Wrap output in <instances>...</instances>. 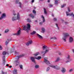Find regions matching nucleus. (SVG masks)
Wrapping results in <instances>:
<instances>
[{"mask_svg": "<svg viewBox=\"0 0 74 74\" xmlns=\"http://www.w3.org/2000/svg\"><path fill=\"white\" fill-rule=\"evenodd\" d=\"M67 23H67V22H65V24H66V25L67 24Z\"/></svg>", "mask_w": 74, "mask_h": 74, "instance_id": "nucleus-55", "label": "nucleus"}, {"mask_svg": "<svg viewBox=\"0 0 74 74\" xmlns=\"http://www.w3.org/2000/svg\"><path fill=\"white\" fill-rule=\"evenodd\" d=\"M44 62L47 64H50V63H49V61L48 60V58L45 57L44 58Z\"/></svg>", "mask_w": 74, "mask_h": 74, "instance_id": "nucleus-7", "label": "nucleus"}, {"mask_svg": "<svg viewBox=\"0 0 74 74\" xmlns=\"http://www.w3.org/2000/svg\"><path fill=\"white\" fill-rule=\"evenodd\" d=\"M63 34L64 36V37L62 38V39L65 42L66 41V37H67V36H69V34L67 33H63Z\"/></svg>", "mask_w": 74, "mask_h": 74, "instance_id": "nucleus-4", "label": "nucleus"}, {"mask_svg": "<svg viewBox=\"0 0 74 74\" xmlns=\"http://www.w3.org/2000/svg\"><path fill=\"white\" fill-rule=\"evenodd\" d=\"M72 15H73V20L74 21V14H73V13H72Z\"/></svg>", "mask_w": 74, "mask_h": 74, "instance_id": "nucleus-47", "label": "nucleus"}, {"mask_svg": "<svg viewBox=\"0 0 74 74\" xmlns=\"http://www.w3.org/2000/svg\"><path fill=\"white\" fill-rule=\"evenodd\" d=\"M30 59L32 62H33L34 63H36V61H35V57H31L30 58Z\"/></svg>", "mask_w": 74, "mask_h": 74, "instance_id": "nucleus-9", "label": "nucleus"}, {"mask_svg": "<svg viewBox=\"0 0 74 74\" xmlns=\"http://www.w3.org/2000/svg\"><path fill=\"white\" fill-rule=\"evenodd\" d=\"M72 51H73V53H74V49L72 50Z\"/></svg>", "mask_w": 74, "mask_h": 74, "instance_id": "nucleus-57", "label": "nucleus"}, {"mask_svg": "<svg viewBox=\"0 0 74 74\" xmlns=\"http://www.w3.org/2000/svg\"><path fill=\"white\" fill-rule=\"evenodd\" d=\"M29 16L31 17H32V19H33L34 18V16L33 15V14H29Z\"/></svg>", "mask_w": 74, "mask_h": 74, "instance_id": "nucleus-20", "label": "nucleus"}, {"mask_svg": "<svg viewBox=\"0 0 74 74\" xmlns=\"http://www.w3.org/2000/svg\"><path fill=\"white\" fill-rule=\"evenodd\" d=\"M14 74H18V72H17V70L14 69L13 71Z\"/></svg>", "mask_w": 74, "mask_h": 74, "instance_id": "nucleus-18", "label": "nucleus"}, {"mask_svg": "<svg viewBox=\"0 0 74 74\" xmlns=\"http://www.w3.org/2000/svg\"><path fill=\"white\" fill-rule=\"evenodd\" d=\"M45 28L44 27H42V33H44L45 32Z\"/></svg>", "mask_w": 74, "mask_h": 74, "instance_id": "nucleus-22", "label": "nucleus"}, {"mask_svg": "<svg viewBox=\"0 0 74 74\" xmlns=\"http://www.w3.org/2000/svg\"><path fill=\"white\" fill-rule=\"evenodd\" d=\"M59 55H61V53H59Z\"/></svg>", "mask_w": 74, "mask_h": 74, "instance_id": "nucleus-60", "label": "nucleus"}, {"mask_svg": "<svg viewBox=\"0 0 74 74\" xmlns=\"http://www.w3.org/2000/svg\"><path fill=\"white\" fill-rule=\"evenodd\" d=\"M19 30L17 31V32L15 34H13L12 35H16V36H19L21 34V28L19 27Z\"/></svg>", "mask_w": 74, "mask_h": 74, "instance_id": "nucleus-6", "label": "nucleus"}, {"mask_svg": "<svg viewBox=\"0 0 74 74\" xmlns=\"http://www.w3.org/2000/svg\"><path fill=\"white\" fill-rule=\"evenodd\" d=\"M17 53V52H16V51H15V54H16V53Z\"/></svg>", "mask_w": 74, "mask_h": 74, "instance_id": "nucleus-58", "label": "nucleus"}, {"mask_svg": "<svg viewBox=\"0 0 74 74\" xmlns=\"http://www.w3.org/2000/svg\"><path fill=\"white\" fill-rule=\"evenodd\" d=\"M13 15H16V13H13Z\"/></svg>", "mask_w": 74, "mask_h": 74, "instance_id": "nucleus-52", "label": "nucleus"}, {"mask_svg": "<svg viewBox=\"0 0 74 74\" xmlns=\"http://www.w3.org/2000/svg\"><path fill=\"white\" fill-rule=\"evenodd\" d=\"M42 49L43 50H46L45 51H42L41 52V53L43 54L42 56L43 57L45 56V53H47L48 52H49V47H48L46 45H44L42 47Z\"/></svg>", "mask_w": 74, "mask_h": 74, "instance_id": "nucleus-1", "label": "nucleus"}, {"mask_svg": "<svg viewBox=\"0 0 74 74\" xmlns=\"http://www.w3.org/2000/svg\"><path fill=\"white\" fill-rule=\"evenodd\" d=\"M27 27L26 25L24 26L23 27V30L25 31H27V32H28V30H30V24L28 23L27 24Z\"/></svg>", "mask_w": 74, "mask_h": 74, "instance_id": "nucleus-2", "label": "nucleus"}, {"mask_svg": "<svg viewBox=\"0 0 74 74\" xmlns=\"http://www.w3.org/2000/svg\"><path fill=\"white\" fill-rule=\"evenodd\" d=\"M26 45L28 46V45H29V44H29V42H28L27 43H26Z\"/></svg>", "mask_w": 74, "mask_h": 74, "instance_id": "nucleus-40", "label": "nucleus"}, {"mask_svg": "<svg viewBox=\"0 0 74 74\" xmlns=\"http://www.w3.org/2000/svg\"><path fill=\"white\" fill-rule=\"evenodd\" d=\"M8 42H9V40L7 39V40L5 42V45H7V44H8Z\"/></svg>", "mask_w": 74, "mask_h": 74, "instance_id": "nucleus-27", "label": "nucleus"}, {"mask_svg": "<svg viewBox=\"0 0 74 74\" xmlns=\"http://www.w3.org/2000/svg\"><path fill=\"white\" fill-rule=\"evenodd\" d=\"M54 21H56V18H54Z\"/></svg>", "mask_w": 74, "mask_h": 74, "instance_id": "nucleus-49", "label": "nucleus"}, {"mask_svg": "<svg viewBox=\"0 0 74 74\" xmlns=\"http://www.w3.org/2000/svg\"><path fill=\"white\" fill-rule=\"evenodd\" d=\"M24 55H24V54H23L19 56H17L16 57V59L17 60H16L15 61V63H16V66H18V65L19 63V58H21V57L23 56Z\"/></svg>", "mask_w": 74, "mask_h": 74, "instance_id": "nucleus-3", "label": "nucleus"}, {"mask_svg": "<svg viewBox=\"0 0 74 74\" xmlns=\"http://www.w3.org/2000/svg\"><path fill=\"white\" fill-rule=\"evenodd\" d=\"M1 16L3 18H5L6 17V14L5 13H3L2 14V16Z\"/></svg>", "mask_w": 74, "mask_h": 74, "instance_id": "nucleus-16", "label": "nucleus"}, {"mask_svg": "<svg viewBox=\"0 0 74 74\" xmlns=\"http://www.w3.org/2000/svg\"><path fill=\"white\" fill-rule=\"evenodd\" d=\"M39 54H40V53H39V52H38L35 53L34 55L35 56H37V55H38Z\"/></svg>", "mask_w": 74, "mask_h": 74, "instance_id": "nucleus-26", "label": "nucleus"}, {"mask_svg": "<svg viewBox=\"0 0 74 74\" xmlns=\"http://www.w3.org/2000/svg\"><path fill=\"white\" fill-rule=\"evenodd\" d=\"M49 6H50V7H52L53 6V5L51 4H50L49 5Z\"/></svg>", "mask_w": 74, "mask_h": 74, "instance_id": "nucleus-48", "label": "nucleus"}, {"mask_svg": "<svg viewBox=\"0 0 74 74\" xmlns=\"http://www.w3.org/2000/svg\"><path fill=\"white\" fill-rule=\"evenodd\" d=\"M41 18H42V19L43 20V21L42 22H40L39 23V24L40 25H42V23H44L45 22V18H44V17L43 15H41Z\"/></svg>", "mask_w": 74, "mask_h": 74, "instance_id": "nucleus-8", "label": "nucleus"}, {"mask_svg": "<svg viewBox=\"0 0 74 74\" xmlns=\"http://www.w3.org/2000/svg\"><path fill=\"white\" fill-rule=\"evenodd\" d=\"M59 60H60V58L58 57V58H57V59L56 60V62H59Z\"/></svg>", "mask_w": 74, "mask_h": 74, "instance_id": "nucleus-25", "label": "nucleus"}, {"mask_svg": "<svg viewBox=\"0 0 74 74\" xmlns=\"http://www.w3.org/2000/svg\"><path fill=\"white\" fill-rule=\"evenodd\" d=\"M37 35L38 37V38H40V39H42V38H43V37H42V36H41V35H39L38 34H37Z\"/></svg>", "mask_w": 74, "mask_h": 74, "instance_id": "nucleus-15", "label": "nucleus"}, {"mask_svg": "<svg viewBox=\"0 0 74 74\" xmlns=\"http://www.w3.org/2000/svg\"><path fill=\"white\" fill-rule=\"evenodd\" d=\"M56 26H57V27L58 28V29H59V27H58V24H56Z\"/></svg>", "mask_w": 74, "mask_h": 74, "instance_id": "nucleus-45", "label": "nucleus"}, {"mask_svg": "<svg viewBox=\"0 0 74 74\" xmlns=\"http://www.w3.org/2000/svg\"><path fill=\"white\" fill-rule=\"evenodd\" d=\"M6 66H7V67H8V66H9V64H7L6 65Z\"/></svg>", "mask_w": 74, "mask_h": 74, "instance_id": "nucleus-53", "label": "nucleus"}, {"mask_svg": "<svg viewBox=\"0 0 74 74\" xmlns=\"http://www.w3.org/2000/svg\"><path fill=\"white\" fill-rule=\"evenodd\" d=\"M66 70V69L65 68H62L61 70V72L62 73H65V72Z\"/></svg>", "mask_w": 74, "mask_h": 74, "instance_id": "nucleus-11", "label": "nucleus"}, {"mask_svg": "<svg viewBox=\"0 0 74 74\" xmlns=\"http://www.w3.org/2000/svg\"><path fill=\"white\" fill-rule=\"evenodd\" d=\"M51 40H52V39H54L55 40L56 39H57V38L56 37H52L50 38Z\"/></svg>", "mask_w": 74, "mask_h": 74, "instance_id": "nucleus-29", "label": "nucleus"}, {"mask_svg": "<svg viewBox=\"0 0 74 74\" xmlns=\"http://www.w3.org/2000/svg\"><path fill=\"white\" fill-rule=\"evenodd\" d=\"M55 4H56V5L58 4V1L56 0H55Z\"/></svg>", "mask_w": 74, "mask_h": 74, "instance_id": "nucleus-34", "label": "nucleus"}, {"mask_svg": "<svg viewBox=\"0 0 74 74\" xmlns=\"http://www.w3.org/2000/svg\"><path fill=\"white\" fill-rule=\"evenodd\" d=\"M3 64L4 65V64H5V56H3Z\"/></svg>", "mask_w": 74, "mask_h": 74, "instance_id": "nucleus-12", "label": "nucleus"}, {"mask_svg": "<svg viewBox=\"0 0 74 74\" xmlns=\"http://www.w3.org/2000/svg\"><path fill=\"white\" fill-rule=\"evenodd\" d=\"M41 58V56H38V58H36V59H38V60H39V59H40Z\"/></svg>", "mask_w": 74, "mask_h": 74, "instance_id": "nucleus-32", "label": "nucleus"}, {"mask_svg": "<svg viewBox=\"0 0 74 74\" xmlns=\"http://www.w3.org/2000/svg\"><path fill=\"white\" fill-rule=\"evenodd\" d=\"M34 0H32V3H34Z\"/></svg>", "mask_w": 74, "mask_h": 74, "instance_id": "nucleus-51", "label": "nucleus"}, {"mask_svg": "<svg viewBox=\"0 0 74 74\" xmlns=\"http://www.w3.org/2000/svg\"><path fill=\"white\" fill-rule=\"evenodd\" d=\"M35 22H37V20H36V21H35Z\"/></svg>", "mask_w": 74, "mask_h": 74, "instance_id": "nucleus-63", "label": "nucleus"}, {"mask_svg": "<svg viewBox=\"0 0 74 74\" xmlns=\"http://www.w3.org/2000/svg\"><path fill=\"white\" fill-rule=\"evenodd\" d=\"M1 36V34H0V36Z\"/></svg>", "mask_w": 74, "mask_h": 74, "instance_id": "nucleus-64", "label": "nucleus"}, {"mask_svg": "<svg viewBox=\"0 0 74 74\" xmlns=\"http://www.w3.org/2000/svg\"><path fill=\"white\" fill-rule=\"evenodd\" d=\"M16 17H13L12 18V20L13 21H16Z\"/></svg>", "mask_w": 74, "mask_h": 74, "instance_id": "nucleus-21", "label": "nucleus"}, {"mask_svg": "<svg viewBox=\"0 0 74 74\" xmlns=\"http://www.w3.org/2000/svg\"><path fill=\"white\" fill-rule=\"evenodd\" d=\"M19 7H20L21 8L22 7V6H21V3L20 2H19Z\"/></svg>", "mask_w": 74, "mask_h": 74, "instance_id": "nucleus-42", "label": "nucleus"}, {"mask_svg": "<svg viewBox=\"0 0 74 74\" xmlns=\"http://www.w3.org/2000/svg\"><path fill=\"white\" fill-rule=\"evenodd\" d=\"M50 69V68H49V67H47L46 69V71H49Z\"/></svg>", "mask_w": 74, "mask_h": 74, "instance_id": "nucleus-28", "label": "nucleus"}, {"mask_svg": "<svg viewBox=\"0 0 74 74\" xmlns=\"http://www.w3.org/2000/svg\"><path fill=\"white\" fill-rule=\"evenodd\" d=\"M1 14V12L0 11V14Z\"/></svg>", "mask_w": 74, "mask_h": 74, "instance_id": "nucleus-62", "label": "nucleus"}, {"mask_svg": "<svg viewBox=\"0 0 74 74\" xmlns=\"http://www.w3.org/2000/svg\"><path fill=\"white\" fill-rule=\"evenodd\" d=\"M3 19V18L1 16L0 17V20H2Z\"/></svg>", "mask_w": 74, "mask_h": 74, "instance_id": "nucleus-44", "label": "nucleus"}, {"mask_svg": "<svg viewBox=\"0 0 74 74\" xmlns=\"http://www.w3.org/2000/svg\"><path fill=\"white\" fill-rule=\"evenodd\" d=\"M73 38L72 37H70L69 38V41L70 42H73Z\"/></svg>", "mask_w": 74, "mask_h": 74, "instance_id": "nucleus-17", "label": "nucleus"}, {"mask_svg": "<svg viewBox=\"0 0 74 74\" xmlns=\"http://www.w3.org/2000/svg\"><path fill=\"white\" fill-rule=\"evenodd\" d=\"M2 53L3 55H6V54L8 53H7V52H6L5 51H4Z\"/></svg>", "mask_w": 74, "mask_h": 74, "instance_id": "nucleus-23", "label": "nucleus"}, {"mask_svg": "<svg viewBox=\"0 0 74 74\" xmlns=\"http://www.w3.org/2000/svg\"><path fill=\"white\" fill-rule=\"evenodd\" d=\"M50 1L49 0H48V3H49Z\"/></svg>", "mask_w": 74, "mask_h": 74, "instance_id": "nucleus-59", "label": "nucleus"}, {"mask_svg": "<svg viewBox=\"0 0 74 74\" xmlns=\"http://www.w3.org/2000/svg\"><path fill=\"white\" fill-rule=\"evenodd\" d=\"M27 21H28V22H31V20L30 19L28 18L27 20Z\"/></svg>", "mask_w": 74, "mask_h": 74, "instance_id": "nucleus-38", "label": "nucleus"}, {"mask_svg": "<svg viewBox=\"0 0 74 74\" xmlns=\"http://www.w3.org/2000/svg\"><path fill=\"white\" fill-rule=\"evenodd\" d=\"M9 68H11L12 67V66H9Z\"/></svg>", "mask_w": 74, "mask_h": 74, "instance_id": "nucleus-54", "label": "nucleus"}, {"mask_svg": "<svg viewBox=\"0 0 74 74\" xmlns=\"http://www.w3.org/2000/svg\"><path fill=\"white\" fill-rule=\"evenodd\" d=\"M66 16H72V15H73V13H69L68 12H66Z\"/></svg>", "mask_w": 74, "mask_h": 74, "instance_id": "nucleus-10", "label": "nucleus"}, {"mask_svg": "<svg viewBox=\"0 0 74 74\" xmlns=\"http://www.w3.org/2000/svg\"><path fill=\"white\" fill-rule=\"evenodd\" d=\"M70 58V56L69 55L68 56V57L67 58V59H69Z\"/></svg>", "mask_w": 74, "mask_h": 74, "instance_id": "nucleus-50", "label": "nucleus"}, {"mask_svg": "<svg viewBox=\"0 0 74 74\" xmlns=\"http://www.w3.org/2000/svg\"><path fill=\"white\" fill-rule=\"evenodd\" d=\"M16 19V20H17V19H20V14H19V13H17Z\"/></svg>", "mask_w": 74, "mask_h": 74, "instance_id": "nucleus-14", "label": "nucleus"}, {"mask_svg": "<svg viewBox=\"0 0 74 74\" xmlns=\"http://www.w3.org/2000/svg\"><path fill=\"white\" fill-rule=\"evenodd\" d=\"M52 16H54V15H53V14H52Z\"/></svg>", "mask_w": 74, "mask_h": 74, "instance_id": "nucleus-61", "label": "nucleus"}, {"mask_svg": "<svg viewBox=\"0 0 74 74\" xmlns=\"http://www.w3.org/2000/svg\"><path fill=\"white\" fill-rule=\"evenodd\" d=\"M70 61H71V60H70L69 61H67L66 62H70Z\"/></svg>", "mask_w": 74, "mask_h": 74, "instance_id": "nucleus-56", "label": "nucleus"}, {"mask_svg": "<svg viewBox=\"0 0 74 74\" xmlns=\"http://www.w3.org/2000/svg\"><path fill=\"white\" fill-rule=\"evenodd\" d=\"M68 11L69 12H70V8H69V7H68Z\"/></svg>", "mask_w": 74, "mask_h": 74, "instance_id": "nucleus-46", "label": "nucleus"}, {"mask_svg": "<svg viewBox=\"0 0 74 74\" xmlns=\"http://www.w3.org/2000/svg\"><path fill=\"white\" fill-rule=\"evenodd\" d=\"M28 42L29 44H32V42H33L32 40H29Z\"/></svg>", "mask_w": 74, "mask_h": 74, "instance_id": "nucleus-30", "label": "nucleus"}, {"mask_svg": "<svg viewBox=\"0 0 74 74\" xmlns=\"http://www.w3.org/2000/svg\"><path fill=\"white\" fill-rule=\"evenodd\" d=\"M36 33V31H34L33 32L31 33V34L32 35H34V34H35Z\"/></svg>", "mask_w": 74, "mask_h": 74, "instance_id": "nucleus-19", "label": "nucleus"}, {"mask_svg": "<svg viewBox=\"0 0 74 74\" xmlns=\"http://www.w3.org/2000/svg\"><path fill=\"white\" fill-rule=\"evenodd\" d=\"M19 2V0H16V1L15 3L17 4V3H18V2Z\"/></svg>", "mask_w": 74, "mask_h": 74, "instance_id": "nucleus-41", "label": "nucleus"}, {"mask_svg": "<svg viewBox=\"0 0 74 74\" xmlns=\"http://www.w3.org/2000/svg\"><path fill=\"white\" fill-rule=\"evenodd\" d=\"M2 49H3V47L0 45V50H2Z\"/></svg>", "mask_w": 74, "mask_h": 74, "instance_id": "nucleus-43", "label": "nucleus"}, {"mask_svg": "<svg viewBox=\"0 0 74 74\" xmlns=\"http://www.w3.org/2000/svg\"><path fill=\"white\" fill-rule=\"evenodd\" d=\"M1 72H2V74H7V72H4L3 71H1Z\"/></svg>", "mask_w": 74, "mask_h": 74, "instance_id": "nucleus-36", "label": "nucleus"}, {"mask_svg": "<svg viewBox=\"0 0 74 74\" xmlns=\"http://www.w3.org/2000/svg\"><path fill=\"white\" fill-rule=\"evenodd\" d=\"M33 13H34L35 14V15H36V12L34 10H33Z\"/></svg>", "mask_w": 74, "mask_h": 74, "instance_id": "nucleus-35", "label": "nucleus"}, {"mask_svg": "<svg viewBox=\"0 0 74 74\" xmlns=\"http://www.w3.org/2000/svg\"><path fill=\"white\" fill-rule=\"evenodd\" d=\"M50 67H51L52 68H53V69H56V70H59L60 68L59 66H55L52 65H50L49 66Z\"/></svg>", "mask_w": 74, "mask_h": 74, "instance_id": "nucleus-5", "label": "nucleus"}, {"mask_svg": "<svg viewBox=\"0 0 74 74\" xmlns=\"http://www.w3.org/2000/svg\"><path fill=\"white\" fill-rule=\"evenodd\" d=\"M66 5V4H64L63 5L61 6V8H63V7H65Z\"/></svg>", "mask_w": 74, "mask_h": 74, "instance_id": "nucleus-31", "label": "nucleus"}, {"mask_svg": "<svg viewBox=\"0 0 74 74\" xmlns=\"http://www.w3.org/2000/svg\"><path fill=\"white\" fill-rule=\"evenodd\" d=\"M73 71V69H70L69 70V72H72V71Z\"/></svg>", "mask_w": 74, "mask_h": 74, "instance_id": "nucleus-37", "label": "nucleus"}, {"mask_svg": "<svg viewBox=\"0 0 74 74\" xmlns=\"http://www.w3.org/2000/svg\"><path fill=\"white\" fill-rule=\"evenodd\" d=\"M34 67L36 69H38L40 68V66L38 64H36L34 66Z\"/></svg>", "mask_w": 74, "mask_h": 74, "instance_id": "nucleus-13", "label": "nucleus"}, {"mask_svg": "<svg viewBox=\"0 0 74 74\" xmlns=\"http://www.w3.org/2000/svg\"><path fill=\"white\" fill-rule=\"evenodd\" d=\"M44 13L45 14H47V11L46 10V9L45 8H44Z\"/></svg>", "mask_w": 74, "mask_h": 74, "instance_id": "nucleus-24", "label": "nucleus"}, {"mask_svg": "<svg viewBox=\"0 0 74 74\" xmlns=\"http://www.w3.org/2000/svg\"><path fill=\"white\" fill-rule=\"evenodd\" d=\"M19 67H20V69H23V66H22V65H20Z\"/></svg>", "mask_w": 74, "mask_h": 74, "instance_id": "nucleus-33", "label": "nucleus"}, {"mask_svg": "<svg viewBox=\"0 0 74 74\" xmlns=\"http://www.w3.org/2000/svg\"><path fill=\"white\" fill-rule=\"evenodd\" d=\"M8 31H9V30L8 29H6L5 31V33H7V32H8Z\"/></svg>", "mask_w": 74, "mask_h": 74, "instance_id": "nucleus-39", "label": "nucleus"}]
</instances>
